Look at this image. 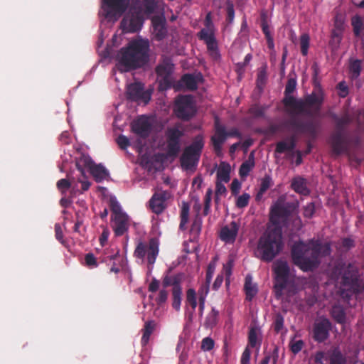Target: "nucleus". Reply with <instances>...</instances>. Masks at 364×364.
<instances>
[{"label": "nucleus", "instance_id": "obj_55", "mask_svg": "<svg viewBox=\"0 0 364 364\" xmlns=\"http://www.w3.org/2000/svg\"><path fill=\"white\" fill-rule=\"evenodd\" d=\"M117 143L119 148L122 150L126 149L130 146V141L129 139L124 135H119L117 139Z\"/></svg>", "mask_w": 364, "mask_h": 364}, {"label": "nucleus", "instance_id": "obj_19", "mask_svg": "<svg viewBox=\"0 0 364 364\" xmlns=\"http://www.w3.org/2000/svg\"><path fill=\"white\" fill-rule=\"evenodd\" d=\"M171 194L167 191H159L153 194L149 200V207L152 212L156 215L162 213L166 208V200Z\"/></svg>", "mask_w": 364, "mask_h": 364}, {"label": "nucleus", "instance_id": "obj_32", "mask_svg": "<svg viewBox=\"0 0 364 364\" xmlns=\"http://www.w3.org/2000/svg\"><path fill=\"white\" fill-rule=\"evenodd\" d=\"M156 325V322L154 320H150L145 323L144 328L142 329L143 335L141 339L142 346H146L149 343L150 336L154 332Z\"/></svg>", "mask_w": 364, "mask_h": 364}, {"label": "nucleus", "instance_id": "obj_60", "mask_svg": "<svg viewBox=\"0 0 364 364\" xmlns=\"http://www.w3.org/2000/svg\"><path fill=\"white\" fill-rule=\"evenodd\" d=\"M315 212V206L314 203H309L304 208V216L311 218Z\"/></svg>", "mask_w": 364, "mask_h": 364}, {"label": "nucleus", "instance_id": "obj_25", "mask_svg": "<svg viewBox=\"0 0 364 364\" xmlns=\"http://www.w3.org/2000/svg\"><path fill=\"white\" fill-rule=\"evenodd\" d=\"M153 33L157 41H161L167 36L166 20L160 16L154 17L151 20Z\"/></svg>", "mask_w": 364, "mask_h": 364}, {"label": "nucleus", "instance_id": "obj_41", "mask_svg": "<svg viewBox=\"0 0 364 364\" xmlns=\"http://www.w3.org/2000/svg\"><path fill=\"white\" fill-rule=\"evenodd\" d=\"M361 60L356 59L350 62L349 72L352 79H357L361 73Z\"/></svg>", "mask_w": 364, "mask_h": 364}, {"label": "nucleus", "instance_id": "obj_49", "mask_svg": "<svg viewBox=\"0 0 364 364\" xmlns=\"http://www.w3.org/2000/svg\"><path fill=\"white\" fill-rule=\"evenodd\" d=\"M300 47L301 53L305 56L308 53V49L309 47V36L308 34H302L300 38Z\"/></svg>", "mask_w": 364, "mask_h": 364}, {"label": "nucleus", "instance_id": "obj_56", "mask_svg": "<svg viewBox=\"0 0 364 364\" xmlns=\"http://www.w3.org/2000/svg\"><path fill=\"white\" fill-rule=\"evenodd\" d=\"M71 183L70 180L62 178L57 182V188L61 192H65L71 186Z\"/></svg>", "mask_w": 364, "mask_h": 364}, {"label": "nucleus", "instance_id": "obj_10", "mask_svg": "<svg viewBox=\"0 0 364 364\" xmlns=\"http://www.w3.org/2000/svg\"><path fill=\"white\" fill-rule=\"evenodd\" d=\"M173 64L169 57L164 56L155 68L157 75L159 87L161 90H168L172 86L171 75L173 71Z\"/></svg>", "mask_w": 364, "mask_h": 364}, {"label": "nucleus", "instance_id": "obj_24", "mask_svg": "<svg viewBox=\"0 0 364 364\" xmlns=\"http://www.w3.org/2000/svg\"><path fill=\"white\" fill-rule=\"evenodd\" d=\"M238 230V225L236 222L232 221L230 226L225 225L221 228L220 238L226 243H233L235 241Z\"/></svg>", "mask_w": 364, "mask_h": 364}, {"label": "nucleus", "instance_id": "obj_12", "mask_svg": "<svg viewBox=\"0 0 364 364\" xmlns=\"http://www.w3.org/2000/svg\"><path fill=\"white\" fill-rule=\"evenodd\" d=\"M130 0H102V9L105 18L109 19L120 17L127 9Z\"/></svg>", "mask_w": 364, "mask_h": 364}, {"label": "nucleus", "instance_id": "obj_58", "mask_svg": "<svg viewBox=\"0 0 364 364\" xmlns=\"http://www.w3.org/2000/svg\"><path fill=\"white\" fill-rule=\"evenodd\" d=\"M304 344V343L302 340H298L295 342H291L289 344L290 350L294 354H297L301 350Z\"/></svg>", "mask_w": 364, "mask_h": 364}, {"label": "nucleus", "instance_id": "obj_31", "mask_svg": "<svg viewBox=\"0 0 364 364\" xmlns=\"http://www.w3.org/2000/svg\"><path fill=\"white\" fill-rule=\"evenodd\" d=\"M230 165L225 161H221L217 172V181H223L225 183L229 182L230 179Z\"/></svg>", "mask_w": 364, "mask_h": 364}, {"label": "nucleus", "instance_id": "obj_52", "mask_svg": "<svg viewBox=\"0 0 364 364\" xmlns=\"http://www.w3.org/2000/svg\"><path fill=\"white\" fill-rule=\"evenodd\" d=\"M214 341L210 337H205L201 341L200 348L203 351H210L214 348Z\"/></svg>", "mask_w": 364, "mask_h": 364}, {"label": "nucleus", "instance_id": "obj_33", "mask_svg": "<svg viewBox=\"0 0 364 364\" xmlns=\"http://www.w3.org/2000/svg\"><path fill=\"white\" fill-rule=\"evenodd\" d=\"M331 315L333 318L340 324H343L346 321V315L344 309L340 305H334L331 311Z\"/></svg>", "mask_w": 364, "mask_h": 364}, {"label": "nucleus", "instance_id": "obj_63", "mask_svg": "<svg viewBox=\"0 0 364 364\" xmlns=\"http://www.w3.org/2000/svg\"><path fill=\"white\" fill-rule=\"evenodd\" d=\"M210 283L205 282V284H203L200 289H198V296L199 298H203L204 300H205L206 296L208 295L209 292V286Z\"/></svg>", "mask_w": 364, "mask_h": 364}, {"label": "nucleus", "instance_id": "obj_30", "mask_svg": "<svg viewBox=\"0 0 364 364\" xmlns=\"http://www.w3.org/2000/svg\"><path fill=\"white\" fill-rule=\"evenodd\" d=\"M97 183H100L109 176V172L102 164H94L90 171Z\"/></svg>", "mask_w": 364, "mask_h": 364}, {"label": "nucleus", "instance_id": "obj_21", "mask_svg": "<svg viewBox=\"0 0 364 364\" xmlns=\"http://www.w3.org/2000/svg\"><path fill=\"white\" fill-rule=\"evenodd\" d=\"M111 226L116 237H120L127 232L129 228V216L124 214L111 215Z\"/></svg>", "mask_w": 364, "mask_h": 364}, {"label": "nucleus", "instance_id": "obj_27", "mask_svg": "<svg viewBox=\"0 0 364 364\" xmlns=\"http://www.w3.org/2000/svg\"><path fill=\"white\" fill-rule=\"evenodd\" d=\"M76 167L77 170L81 173V176L82 177H85V170L87 169L89 171L92 168V166H94L95 162L91 159V157L86 154H82L80 157L76 159Z\"/></svg>", "mask_w": 364, "mask_h": 364}, {"label": "nucleus", "instance_id": "obj_29", "mask_svg": "<svg viewBox=\"0 0 364 364\" xmlns=\"http://www.w3.org/2000/svg\"><path fill=\"white\" fill-rule=\"evenodd\" d=\"M343 25L336 21L335 28L332 30L329 44L334 48H337L342 40Z\"/></svg>", "mask_w": 364, "mask_h": 364}, {"label": "nucleus", "instance_id": "obj_26", "mask_svg": "<svg viewBox=\"0 0 364 364\" xmlns=\"http://www.w3.org/2000/svg\"><path fill=\"white\" fill-rule=\"evenodd\" d=\"M291 188L297 193L302 196H309L310 190L307 187L306 180L301 176H296L293 178L291 183Z\"/></svg>", "mask_w": 364, "mask_h": 364}, {"label": "nucleus", "instance_id": "obj_22", "mask_svg": "<svg viewBox=\"0 0 364 364\" xmlns=\"http://www.w3.org/2000/svg\"><path fill=\"white\" fill-rule=\"evenodd\" d=\"M198 38L203 41L207 46L208 52L213 60H218L220 57L218 50V42L215 33L208 35L206 31H199L197 34Z\"/></svg>", "mask_w": 364, "mask_h": 364}, {"label": "nucleus", "instance_id": "obj_42", "mask_svg": "<svg viewBox=\"0 0 364 364\" xmlns=\"http://www.w3.org/2000/svg\"><path fill=\"white\" fill-rule=\"evenodd\" d=\"M145 13L152 14L159 6L161 0H143Z\"/></svg>", "mask_w": 364, "mask_h": 364}, {"label": "nucleus", "instance_id": "obj_17", "mask_svg": "<svg viewBox=\"0 0 364 364\" xmlns=\"http://www.w3.org/2000/svg\"><path fill=\"white\" fill-rule=\"evenodd\" d=\"M275 274V288L277 290L283 291L286 289L289 276V267L287 262L277 261L274 264Z\"/></svg>", "mask_w": 364, "mask_h": 364}, {"label": "nucleus", "instance_id": "obj_7", "mask_svg": "<svg viewBox=\"0 0 364 364\" xmlns=\"http://www.w3.org/2000/svg\"><path fill=\"white\" fill-rule=\"evenodd\" d=\"M295 208L296 205L294 203H286L284 197H279L271 206L270 222L277 226L276 228H279V226L284 225L288 221Z\"/></svg>", "mask_w": 364, "mask_h": 364}, {"label": "nucleus", "instance_id": "obj_20", "mask_svg": "<svg viewBox=\"0 0 364 364\" xmlns=\"http://www.w3.org/2000/svg\"><path fill=\"white\" fill-rule=\"evenodd\" d=\"M131 128L134 134L145 139L150 135L152 125L146 116H141L132 122Z\"/></svg>", "mask_w": 364, "mask_h": 364}, {"label": "nucleus", "instance_id": "obj_38", "mask_svg": "<svg viewBox=\"0 0 364 364\" xmlns=\"http://www.w3.org/2000/svg\"><path fill=\"white\" fill-rule=\"evenodd\" d=\"M272 181L270 176L266 175L264 178H262L261 180L259 189L256 195V200H259L264 193L272 186Z\"/></svg>", "mask_w": 364, "mask_h": 364}, {"label": "nucleus", "instance_id": "obj_11", "mask_svg": "<svg viewBox=\"0 0 364 364\" xmlns=\"http://www.w3.org/2000/svg\"><path fill=\"white\" fill-rule=\"evenodd\" d=\"M174 112L178 118L190 120L196 113L193 97L191 95L179 96L175 102Z\"/></svg>", "mask_w": 364, "mask_h": 364}, {"label": "nucleus", "instance_id": "obj_46", "mask_svg": "<svg viewBox=\"0 0 364 364\" xmlns=\"http://www.w3.org/2000/svg\"><path fill=\"white\" fill-rule=\"evenodd\" d=\"M182 81L186 87L191 90H194L197 88V82L193 75L185 74L182 77Z\"/></svg>", "mask_w": 364, "mask_h": 364}, {"label": "nucleus", "instance_id": "obj_1", "mask_svg": "<svg viewBox=\"0 0 364 364\" xmlns=\"http://www.w3.org/2000/svg\"><path fill=\"white\" fill-rule=\"evenodd\" d=\"M323 100V94L321 90L317 93L313 92L306 95L302 100L303 105L300 109L294 108L293 110H288L290 117L284 120L282 126L294 132L308 134L311 137L315 138L318 133L319 123L314 120L302 122L296 115L299 114H306L308 116L316 114L320 111Z\"/></svg>", "mask_w": 364, "mask_h": 364}, {"label": "nucleus", "instance_id": "obj_14", "mask_svg": "<svg viewBox=\"0 0 364 364\" xmlns=\"http://www.w3.org/2000/svg\"><path fill=\"white\" fill-rule=\"evenodd\" d=\"M296 87V78H289L285 86L284 90V97L282 100V103L286 107V111L288 113V110H293L294 108H299V109L302 107V100H296L291 94L295 91Z\"/></svg>", "mask_w": 364, "mask_h": 364}, {"label": "nucleus", "instance_id": "obj_44", "mask_svg": "<svg viewBox=\"0 0 364 364\" xmlns=\"http://www.w3.org/2000/svg\"><path fill=\"white\" fill-rule=\"evenodd\" d=\"M109 206L112 211L111 215H117V214H124L122 212V208L115 197H110L109 200Z\"/></svg>", "mask_w": 364, "mask_h": 364}, {"label": "nucleus", "instance_id": "obj_28", "mask_svg": "<svg viewBox=\"0 0 364 364\" xmlns=\"http://www.w3.org/2000/svg\"><path fill=\"white\" fill-rule=\"evenodd\" d=\"M184 275L182 273H178L174 275H166L162 280V286L164 288H167L171 286L172 289H176L181 287V282L183 279Z\"/></svg>", "mask_w": 364, "mask_h": 364}, {"label": "nucleus", "instance_id": "obj_6", "mask_svg": "<svg viewBox=\"0 0 364 364\" xmlns=\"http://www.w3.org/2000/svg\"><path fill=\"white\" fill-rule=\"evenodd\" d=\"M204 138L202 134L196 135L192 143L186 146L180 157V163L185 171L196 170L204 147Z\"/></svg>", "mask_w": 364, "mask_h": 364}, {"label": "nucleus", "instance_id": "obj_51", "mask_svg": "<svg viewBox=\"0 0 364 364\" xmlns=\"http://www.w3.org/2000/svg\"><path fill=\"white\" fill-rule=\"evenodd\" d=\"M189 208L183 206L181 212V221L179 228L182 230L186 229V225L188 220Z\"/></svg>", "mask_w": 364, "mask_h": 364}, {"label": "nucleus", "instance_id": "obj_61", "mask_svg": "<svg viewBox=\"0 0 364 364\" xmlns=\"http://www.w3.org/2000/svg\"><path fill=\"white\" fill-rule=\"evenodd\" d=\"M109 250L105 251V256L101 258V262H107L108 260H115L119 256V250H115L112 255H109Z\"/></svg>", "mask_w": 364, "mask_h": 364}, {"label": "nucleus", "instance_id": "obj_57", "mask_svg": "<svg viewBox=\"0 0 364 364\" xmlns=\"http://www.w3.org/2000/svg\"><path fill=\"white\" fill-rule=\"evenodd\" d=\"M101 228H102V232L99 238V241L101 246L104 247L108 240L110 232L106 226H101Z\"/></svg>", "mask_w": 364, "mask_h": 364}, {"label": "nucleus", "instance_id": "obj_36", "mask_svg": "<svg viewBox=\"0 0 364 364\" xmlns=\"http://www.w3.org/2000/svg\"><path fill=\"white\" fill-rule=\"evenodd\" d=\"M244 288L246 294V299L250 301H252L257 293V288L256 285L252 282V278L249 276L245 277Z\"/></svg>", "mask_w": 364, "mask_h": 364}, {"label": "nucleus", "instance_id": "obj_34", "mask_svg": "<svg viewBox=\"0 0 364 364\" xmlns=\"http://www.w3.org/2000/svg\"><path fill=\"white\" fill-rule=\"evenodd\" d=\"M218 319L219 311L215 308L213 307L205 318L204 327L209 329L213 328L217 325Z\"/></svg>", "mask_w": 364, "mask_h": 364}, {"label": "nucleus", "instance_id": "obj_18", "mask_svg": "<svg viewBox=\"0 0 364 364\" xmlns=\"http://www.w3.org/2000/svg\"><path fill=\"white\" fill-rule=\"evenodd\" d=\"M341 283L345 287L353 289L360 287V274L358 268L353 264L349 263L342 274Z\"/></svg>", "mask_w": 364, "mask_h": 364}, {"label": "nucleus", "instance_id": "obj_3", "mask_svg": "<svg viewBox=\"0 0 364 364\" xmlns=\"http://www.w3.org/2000/svg\"><path fill=\"white\" fill-rule=\"evenodd\" d=\"M149 50L147 39L131 41L126 47L120 49L117 55L118 69L121 72H128L143 67L149 60Z\"/></svg>", "mask_w": 364, "mask_h": 364}, {"label": "nucleus", "instance_id": "obj_16", "mask_svg": "<svg viewBox=\"0 0 364 364\" xmlns=\"http://www.w3.org/2000/svg\"><path fill=\"white\" fill-rule=\"evenodd\" d=\"M127 97L134 102L147 104L151 100V92L144 90V85L141 82H134L128 85Z\"/></svg>", "mask_w": 364, "mask_h": 364}, {"label": "nucleus", "instance_id": "obj_5", "mask_svg": "<svg viewBox=\"0 0 364 364\" xmlns=\"http://www.w3.org/2000/svg\"><path fill=\"white\" fill-rule=\"evenodd\" d=\"M331 118L335 122L336 130L331 135L329 143L333 154L339 156L349 151V142L345 137V130L346 127L352 122L353 117L349 113L346 112L341 117L333 113Z\"/></svg>", "mask_w": 364, "mask_h": 364}, {"label": "nucleus", "instance_id": "obj_45", "mask_svg": "<svg viewBox=\"0 0 364 364\" xmlns=\"http://www.w3.org/2000/svg\"><path fill=\"white\" fill-rule=\"evenodd\" d=\"M267 108L268 107L267 106H259L257 105H255L250 108L249 112L255 118L263 117Z\"/></svg>", "mask_w": 364, "mask_h": 364}, {"label": "nucleus", "instance_id": "obj_64", "mask_svg": "<svg viewBox=\"0 0 364 364\" xmlns=\"http://www.w3.org/2000/svg\"><path fill=\"white\" fill-rule=\"evenodd\" d=\"M250 356H251V352L248 349V348H246L244 350V351L242 354V356H241V360H240L241 364H250Z\"/></svg>", "mask_w": 364, "mask_h": 364}, {"label": "nucleus", "instance_id": "obj_62", "mask_svg": "<svg viewBox=\"0 0 364 364\" xmlns=\"http://www.w3.org/2000/svg\"><path fill=\"white\" fill-rule=\"evenodd\" d=\"M285 151H289L287 141H280L277 142L276 144L275 152L278 154H283Z\"/></svg>", "mask_w": 364, "mask_h": 364}, {"label": "nucleus", "instance_id": "obj_59", "mask_svg": "<svg viewBox=\"0 0 364 364\" xmlns=\"http://www.w3.org/2000/svg\"><path fill=\"white\" fill-rule=\"evenodd\" d=\"M164 288L159 291L158 297L156 299L158 305L161 306L167 301L168 292Z\"/></svg>", "mask_w": 364, "mask_h": 364}, {"label": "nucleus", "instance_id": "obj_4", "mask_svg": "<svg viewBox=\"0 0 364 364\" xmlns=\"http://www.w3.org/2000/svg\"><path fill=\"white\" fill-rule=\"evenodd\" d=\"M283 247L281 228H267L258 240L255 255L261 261L269 263L279 255Z\"/></svg>", "mask_w": 364, "mask_h": 364}, {"label": "nucleus", "instance_id": "obj_2", "mask_svg": "<svg viewBox=\"0 0 364 364\" xmlns=\"http://www.w3.org/2000/svg\"><path fill=\"white\" fill-rule=\"evenodd\" d=\"M331 253V245L314 238L294 242L291 248V257L294 265L304 272H312L321 264V258Z\"/></svg>", "mask_w": 364, "mask_h": 364}, {"label": "nucleus", "instance_id": "obj_48", "mask_svg": "<svg viewBox=\"0 0 364 364\" xmlns=\"http://www.w3.org/2000/svg\"><path fill=\"white\" fill-rule=\"evenodd\" d=\"M284 323V316L280 313H277L274 318V322H273L274 331L277 333H279L283 329Z\"/></svg>", "mask_w": 364, "mask_h": 364}, {"label": "nucleus", "instance_id": "obj_9", "mask_svg": "<svg viewBox=\"0 0 364 364\" xmlns=\"http://www.w3.org/2000/svg\"><path fill=\"white\" fill-rule=\"evenodd\" d=\"M184 131L178 125L168 127L165 132L166 154L168 156L176 157L181 151V139Z\"/></svg>", "mask_w": 364, "mask_h": 364}, {"label": "nucleus", "instance_id": "obj_54", "mask_svg": "<svg viewBox=\"0 0 364 364\" xmlns=\"http://www.w3.org/2000/svg\"><path fill=\"white\" fill-rule=\"evenodd\" d=\"M85 261L86 265L90 268H95L98 267L97 259L92 253L86 254Z\"/></svg>", "mask_w": 364, "mask_h": 364}, {"label": "nucleus", "instance_id": "obj_13", "mask_svg": "<svg viewBox=\"0 0 364 364\" xmlns=\"http://www.w3.org/2000/svg\"><path fill=\"white\" fill-rule=\"evenodd\" d=\"M144 18L139 9L133 8L124 16L121 22L124 31L135 33L139 31L143 25Z\"/></svg>", "mask_w": 364, "mask_h": 364}, {"label": "nucleus", "instance_id": "obj_40", "mask_svg": "<svg viewBox=\"0 0 364 364\" xmlns=\"http://www.w3.org/2000/svg\"><path fill=\"white\" fill-rule=\"evenodd\" d=\"M182 294V287L171 289L172 307L177 311L181 309Z\"/></svg>", "mask_w": 364, "mask_h": 364}, {"label": "nucleus", "instance_id": "obj_15", "mask_svg": "<svg viewBox=\"0 0 364 364\" xmlns=\"http://www.w3.org/2000/svg\"><path fill=\"white\" fill-rule=\"evenodd\" d=\"M332 324L329 319L322 317L316 320L312 328V338L318 343H323L329 337Z\"/></svg>", "mask_w": 364, "mask_h": 364}, {"label": "nucleus", "instance_id": "obj_35", "mask_svg": "<svg viewBox=\"0 0 364 364\" xmlns=\"http://www.w3.org/2000/svg\"><path fill=\"white\" fill-rule=\"evenodd\" d=\"M255 166V160L253 157V154H250L249 158L247 160L244 161L239 169V174L240 177L245 178L247 177L250 172L252 171V169Z\"/></svg>", "mask_w": 364, "mask_h": 364}, {"label": "nucleus", "instance_id": "obj_53", "mask_svg": "<svg viewBox=\"0 0 364 364\" xmlns=\"http://www.w3.org/2000/svg\"><path fill=\"white\" fill-rule=\"evenodd\" d=\"M250 196L248 193H243L240 196L236 201V206L239 208H243L248 205Z\"/></svg>", "mask_w": 364, "mask_h": 364}, {"label": "nucleus", "instance_id": "obj_23", "mask_svg": "<svg viewBox=\"0 0 364 364\" xmlns=\"http://www.w3.org/2000/svg\"><path fill=\"white\" fill-rule=\"evenodd\" d=\"M215 134L211 137V141L216 153L221 151L222 145L227 139L225 135V127L223 125H220L218 119L215 123Z\"/></svg>", "mask_w": 364, "mask_h": 364}, {"label": "nucleus", "instance_id": "obj_50", "mask_svg": "<svg viewBox=\"0 0 364 364\" xmlns=\"http://www.w3.org/2000/svg\"><path fill=\"white\" fill-rule=\"evenodd\" d=\"M202 228V219L197 217L193 220L191 227V233L194 236H198Z\"/></svg>", "mask_w": 364, "mask_h": 364}, {"label": "nucleus", "instance_id": "obj_43", "mask_svg": "<svg viewBox=\"0 0 364 364\" xmlns=\"http://www.w3.org/2000/svg\"><path fill=\"white\" fill-rule=\"evenodd\" d=\"M260 331L257 326H251L248 333V343L252 348L257 346V333Z\"/></svg>", "mask_w": 364, "mask_h": 364}, {"label": "nucleus", "instance_id": "obj_8", "mask_svg": "<svg viewBox=\"0 0 364 364\" xmlns=\"http://www.w3.org/2000/svg\"><path fill=\"white\" fill-rule=\"evenodd\" d=\"M159 240L156 237L149 239L148 244L139 240L134 252V256L139 259H144L147 255V262L153 265L159 255Z\"/></svg>", "mask_w": 364, "mask_h": 364}, {"label": "nucleus", "instance_id": "obj_47", "mask_svg": "<svg viewBox=\"0 0 364 364\" xmlns=\"http://www.w3.org/2000/svg\"><path fill=\"white\" fill-rule=\"evenodd\" d=\"M205 28H202L200 31H206L208 34L215 33L214 24L212 21L211 13L209 12L206 14L204 20Z\"/></svg>", "mask_w": 364, "mask_h": 364}, {"label": "nucleus", "instance_id": "obj_39", "mask_svg": "<svg viewBox=\"0 0 364 364\" xmlns=\"http://www.w3.org/2000/svg\"><path fill=\"white\" fill-rule=\"evenodd\" d=\"M328 360L330 364H346L345 356L338 348L331 352Z\"/></svg>", "mask_w": 364, "mask_h": 364}, {"label": "nucleus", "instance_id": "obj_37", "mask_svg": "<svg viewBox=\"0 0 364 364\" xmlns=\"http://www.w3.org/2000/svg\"><path fill=\"white\" fill-rule=\"evenodd\" d=\"M351 26L353 27V31L355 36H360L364 28V18L359 15L353 16L351 18Z\"/></svg>", "mask_w": 364, "mask_h": 364}]
</instances>
